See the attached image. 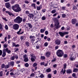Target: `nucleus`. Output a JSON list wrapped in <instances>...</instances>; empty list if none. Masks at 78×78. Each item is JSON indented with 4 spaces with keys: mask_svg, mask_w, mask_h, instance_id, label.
Returning a JSON list of instances; mask_svg holds the SVG:
<instances>
[{
    "mask_svg": "<svg viewBox=\"0 0 78 78\" xmlns=\"http://www.w3.org/2000/svg\"><path fill=\"white\" fill-rule=\"evenodd\" d=\"M53 21L55 23V28L56 29H58L59 27V23L58 19L57 18H54L53 19Z\"/></svg>",
    "mask_w": 78,
    "mask_h": 78,
    "instance_id": "f257e3e1",
    "label": "nucleus"
},
{
    "mask_svg": "<svg viewBox=\"0 0 78 78\" xmlns=\"http://www.w3.org/2000/svg\"><path fill=\"white\" fill-rule=\"evenodd\" d=\"M22 20L23 19L22 18L18 16L17 17L16 19L14 20V22H16V23H17L19 24H20L22 22Z\"/></svg>",
    "mask_w": 78,
    "mask_h": 78,
    "instance_id": "f03ea898",
    "label": "nucleus"
},
{
    "mask_svg": "<svg viewBox=\"0 0 78 78\" xmlns=\"http://www.w3.org/2000/svg\"><path fill=\"white\" fill-rule=\"evenodd\" d=\"M57 55L58 57H62L64 55V52L61 50H58L57 51Z\"/></svg>",
    "mask_w": 78,
    "mask_h": 78,
    "instance_id": "7ed1b4c3",
    "label": "nucleus"
},
{
    "mask_svg": "<svg viewBox=\"0 0 78 78\" xmlns=\"http://www.w3.org/2000/svg\"><path fill=\"white\" fill-rule=\"evenodd\" d=\"M12 28L15 30H19V25L17 24H15L13 25Z\"/></svg>",
    "mask_w": 78,
    "mask_h": 78,
    "instance_id": "20e7f679",
    "label": "nucleus"
},
{
    "mask_svg": "<svg viewBox=\"0 0 78 78\" xmlns=\"http://www.w3.org/2000/svg\"><path fill=\"white\" fill-rule=\"evenodd\" d=\"M30 39H31L30 41L32 43H33L34 41L36 40V37L34 36H32L31 35L30 37Z\"/></svg>",
    "mask_w": 78,
    "mask_h": 78,
    "instance_id": "39448f33",
    "label": "nucleus"
},
{
    "mask_svg": "<svg viewBox=\"0 0 78 78\" xmlns=\"http://www.w3.org/2000/svg\"><path fill=\"white\" fill-rule=\"evenodd\" d=\"M55 43L56 45H60V44H61V40L59 39L56 40L55 41Z\"/></svg>",
    "mask_w": 78,
    "mask_h": 78,
    "instance_id": "423d86ee",
    "label": "nucleus"
},
{
    "mask_svg": "<svg viewBox=\"0 0 78 78\" xmlns=\"http://www.w3.org/2000/svg\"><path fill=\"white\" fill-rule=\"evenodd\" d=\"M5 51V52H7L8 54H10L11 53V50H9L8 48H6L5 49H3Z\"/></svg>",
    "mask_w": 78,
    "mask_h": 78,
    "instance_id": "0eeeda50",
    "label": "nucleus"
},
{
    "mask_svg": "<svg viewBox=\"0 0 78 78\" xmlns=\"http://www.w3.org/2000/svg\"><path fill=\"white\" fill-rule=\"evenodd\" d=\"M19 5L16 4L15 5L12 6V9L13 10V11H15V10L17 8V7H18L19 6Z\"/></svg>",
    "mask_w": 78,
    "mask_h": 78,
    "instance_id": "6e6552de",
    "label": "nucleus"
},
{
    "mask_svg": "<svg viewBox=\"0 0 78 78\" xmlns=\"http://www.w3.org/2000/svg\"><path fill=\"white\" fill-rule=\"evenodd\" d=\"M21 11V9H20V7H19V5H18V6L16 9L14 11L15 12H19Z\"/></svg>",
    "mask_w": 78,
    "mask_h": 78,
    "instance_id": "1a4fd4ad",
    "label": "nucleus"
},
{
    "mask_svg": "<svg viewBox=\"0 0 78 78\" xmlns=\"http://www.w3.org/2000/svg\"><path fill=\"white\" fill-rule=\"evenodd\" d=\"M5 7L9 9L10 8V3L9 2H7L5 4Z\"/></svg>",
    "mask_w": 78,
    "mask_h": 78,
    "instance_id": "9d476101",
    "label": "nucleus"
},
{
    "mask_svg": "<svg viewBox=\"0 0 78 78\" xmlns=\"http://www.w3.org/2000/svg\"><path fill=\"white\" fill-rule=\"evenodd\" d=\"M77 20L76 19H73L71 20V22L73 24H75L76 23Z\"/></svg>",
    "mask_w": 78,
    "mask_h": 78,
    "instance_id": "9b49d317",
    "label": "nucleus"
},
{
    "mask_svg": "<svg viewBox=\"0 0 78 78\" xmlns=\"http://www.w3.org/2000/svg\"><path fill=\"white\" fill-rule=\"evenodd\" d=\"M8 65L9 66H12V67H13L14 65V62H10L8 63Z\"/></svg>",
    "mask_w": 78,
    "mask_h": 78,
    "instance_id": "f8f14e48",
    "label": "nucleus"
},
{
    "mask_svg": "<svg viewBox=\"0 0 78 78\" xmlns=\"http://www.w3.org/2000/svg\"><path fill=\"white\" fill-rule=\"evenodd\" d=\"M65 73H66V69H64H64H62L60 72L61 74H62L63 75H64Z\"/></svg>",
    "mask_w": 78,
    "mask_h": 78,
    "instance_id": "ddd939ff",
    "label": "nucleus"
},
{
    "mask_svg": "<svg viewBox=\"0 0 78 78\" xmlns=\"http://www.w3.org/2000/svg\"><path fill=\"white\" fill-rule=\"evenodd\" d=\"M50 55H51V53H50V52H47L46 53L45 56H46L47 57H49Z\"/></svg>",
    "mask_w": 78,
    "mask_h": 78,
    "instance_id": "4468645a",
    "label": "nucleus"
},
{
    "mask_svg": "<svg viewBox=\"0 0 78 78\" xmlns=\"http://www.w3.org/2000/svg\"><path fill=\"white\" fill-rule=\"evenodd\" d=\"M21 31H22V30L21 29H20L19 31L17 32V34H23V31L22 32H21Z\"/></svg>",
    "mask_w": 78,
    "mask_h": 78,
    "instance_id": "2eb2a0df",
    "label": "nucleus"
},
{
    "mask_svg": "<svg viewBox=\"0 0 78 78\" xmlns=\"http://www.w3.org/2000/svg\"><path fill=\"white\" fill-rule=\"evenodd\" d=\"M27 25L28 26V27H29V28H33V26H32V25L31 24V23H27Z\"/></svg>",
    "mask_w": 78,
    "mask_h": 78,
    "instance_id": "dca6fc26",
    "label": "nucleus"
},
{
    "mask_svg": "<svg viewBox=\"0 0 78 78\" xmlns=\"http://www.w3.org/2000/svg\"><path fill=\"white\" fill-rule=\"evenodd\" d=\"M6 52L5 51L3 50V54L2 55V57H5V56H6Z\"/></svg>",
    "mask_w": 78,
    "mask_h": 78,
    "instance_id": "f3484780",
    "label": "nucleus"
},
{
    "mask_svg": "<svg viewBox=\"0 0 78 78\" xmlns=\"http://www.w3.org/2000/svg\"><path fill=\"white\" fill-rule=\"evenodd\" d=\"M66 72L67 73H69L70 74V73H72V70L71 69H68L66 70Z\"/></svg>",
    "mask_w": 78,
    "mask_h": 78,
    "instance_id": "a211bd4d",
    "label": "nucleus"
},
{
    "mask_svg": "<svg viewBox=\"0 0 78 78\" xmlns=\"http://www.w3.org/2000/svg\"><path fill=\"white\" fill-rule=\"evenodd\" d=\"M28 17H30V18H32V19H33V18L34 17V15H33V14H29L28 15Z\"/></svg>",
    "mask_w": 78,
    "mask_h": 78,
    "instance_id": "6ab92c4d",
    "label": "nucleus"
},
{
    "mask_svg": "<svg viewBox=\"0 0 78 78\" xmlns=\"http://www.w3.org/2000/svg\"><path fill=\"white\" fill-rule=\"evenodd\" d=\"M69 59L70 61H73V60H75V58L74 57H72V56H71Z\"/></svg>",
    "mask_w": 78,
    "mask_h": 78,
    "instance_id": "aec40b11",
    "label": "nucleus"
},
{
    "mask_svg": "<svg viewBox=\"0 0 78 78\" xmlns=\"http://www.w3.org/2000/svg\"><path fill=\"white\" fill-rule=\"evenodd\" d=\"M42 8V5H40L39 6H37V9L38 11H39V10H40V9H41Z\"/></svg>",
    "mask_w": 78,
    "mask_h": 78,
    "instance_id": "412c9836",
    "label": "nucleus"
},
{
    "mask_svg": "<svg viewBox=\"0 0 78 78\" xmlns=\"http://www.w3.org/2000/svg\"><path fill=\"white\" fill-rule=\"evenodd\" d=\"M58 33L62 37H63L64 36V33H63L62 32H59Z\"/></svg>",
    "mask_w": 78,
    "mask_h": 78,
    "instance_id": "4be33fe9",
    "label": "nucleus"
},
{
    "mask_svg": "<svg viewBox=\"0 0 78 78\" xmlns=\"http://www.w3.org/2000/svg\"><path fill=\"white\" fill-rule=\"evenodd\" d=\"M25 44L26 46L27 47H29L30 46V43L28 41H26L25 42Z\"/></svg>",
    "mask_w": 78,
    "mask_h": 78,
    "instance_id": "5701e85b",
    "label": "nucleus"
},
{
    "mask_svg": "<svg viewBox=\"0 0 78 78\" xmlns=\"http://www.w3.org/2000/svg\"><path fill=\"white\" fill-rule=\"evenodd\" d=\"M45 31V29H41L40 30V32L41 33H43Z\"/></svg>",
    "mask_w": 78,
    "mask_h": 78,
    "instance_id": "b1692460",
    "label": "nucleus"
},
{
    "mask_svg": "<svg viewBox=\"0 0 78 78\" xmlns=\"http://www.w3.org/2000/svg\"><path fill=\"white\" fill-rule=\"evenodd\" d=\"M78 69L77 68H74L73 70V72H78Z\"/></svg>",
    "mask_w": 78,
    "mask_h": 78,
    "instance_id": "393cba45",
    "label": "nucleus"
},
{
    "mask_svg": "<svg viewBox=\"0 0 78 78\" xmlns=\"http://www.w3.org/2000/svg\"><path fill=\"white\" fill-rule=\"evenodd\" d=\"M24 61L25 62H28V61H29V60L28 59V57H27V58H24Z\"/></svg>",
    "mask_w": 78,
    "mask_h": 78,
    "instance_id": "a878e982",
    "label": "nucleus"
},
{
    "mask_svg": "<svg viewBox=\"0 0 78 78\" xmlns=\"http://www.w3.org/2000/svg\"><path fill=\"white\" fill-rule=\"evenodd\" d=\"M3 27V26H2V24L1 23H0V30H1V31H2L3 30V28L2 27Z\"/></svg>",
    "mask_w": 78,
    "mask_h": 78,
    "instance_id": "bb28decb",
    "label": "nucleus"
},
{
    "mask_svg": "<svg viewBox=\"0 0 78 78\" xmlns=\"http://www.w3.org/2000/svg\"><path fill=\"white\" fill-rule=\"evenodd\" d=\"M46 72H51V69L50 68H48L46 69Z\"/></svg>",
    "mask_w": 78,
    "mask_h": 78,
    "instance_id": "cd10ccee",
    "label": "nucleus"
},
{
    "mask_svg": "<svg viewBox=\"0 0 78 78\" xmlns=\"http://www.w3.org/2000/svg\"><path fill=\"white\" fill-rule=\"evenodd\" d=\"M48 45V44L47 42H46L44 44V47H47Z\"/></svg>",
    "mask_w": 78,
    "mask_h": 78,
    "instance_id": "c85d7f7f",
    "label": "nucleus"
},
{
    "mask_svg": "<svg viewBox=\"0 0 78 78\" xmlns=\"http://www.w3.org/2000/svg\"><path fill=\"white\" fill-rule=\"evenodd\" d=\"M39 78H43L44 77V75L43 74H41L40 76H39Z\"/></svg>",
    "mask_w": 78,
    "mask_h": 78,
    "instance_id": "c756f323",
    "label": "nucleus"
},
{
    "mask_svg": "<svg viewBox=\"0 0 78 78\" xmlns=\"http://www.w3.org/2000/svg\"><path fill=\"white\" fill-rule=\"evenodd\" d=\"M15 59V57H14V56H12L11 58H10V59H11V60H14V59Z\"/></svg>",
    "mask_w": 78,
    "mask_h": 78,
    "instance_id": "7c9ffc66",
    "label": "nucleus"
},
{
    "mask_svg": "<svg viewBox=\"0 0 78 78\" xmlns=\"http://www.w3.org/2000/svg\"><path fill=\"white\" fill-rule=\"evenodd\" d=\"M26 28L27 29V31H30V30L32 28H30V27H26Z\"/></svg>",
    "mask_w": 78,
    "mask_h": 78,
    "instance_id": "2f4dec72",
    "label": "nucleus"
},
{
    "mask_svg": "<svg viewBox=\"0 0 78 78\" xmlns=\"http://www.w3.org/2000/svg\"><path fill=\"white\" fill-rule=\"evenodd\" d=\"M27 58H28V55L27 54H25L23 55V58L24 59Z\"/></svg>",
    "mask_w": 78,
    "mask_h": 78,
    "instance_id": "473e14b6",
    "label": "nucleus"
},
{
    "mask_svg": "<svg viewBox=\"0 0 78 78\" xmlns=\"http://www.w3.org/2000/svg\"><path fill=\"white\" fill-rule=\"evenodd\" d=\"M41 59H42V60H44L45 58V56H41Z\"/></svg>",
    "mask_w": 78,
    "mask_h": 78,
    "instance_id": "72a5a7b5",
    "label": "nucleus"
},
{
    "mask_svg": "<svg viewBox=\"0 0 78 78\" xmlns=\"http://www.w3.org/2000/svg\"><path fill=\"white\" fill-rule=\"evenodd\" d=\"M56 12V11L55 10V9L54 10H53L51 11V13H52V14H54V13H55Z\"/></svg>",
    "mask_w": 78,
    "mask_h": 78,
    "instance_id": "f704fd0d",
    "label": "nucleus"
},
{
    "mask_svg": "<svg viewBox=\"0 0 78 78\" xmlns=\"http://www.w3.org/2000/svg\"><path fill=\"white\" fill-rule=\"evenodd\" d=\"M41 19L42 20H44L46 19V18L45 17V16H44L42 17Z\"/></svg>",
    "mask_w": 78,
    "mask_h": 78,
    "instance_id": "c9c22d12",
    "label": "nucleus"
},
{
    "mask_svg": "<svg viewBox=\"0 0 78 78\" xmlns=\"http://www.w3.org/2000/svg\"><path fill=\"white\" fill-rule=\"evenodd\" d=\"M24 65L26 67H28L29 66V64L27 63H26Z\"/></svg>",
    "mask_w": 78,
    "mask_h": 78,
    "instance_id": "e433bc0d",
    "label": "nucleus"
},
{
    "mask_svg": "<svg viewBox=\"0 0 78 78\" xmlns=\"http://www.w3.org/2000/svg\"><path fill=\"white\" fill-rule=\"evenodd\" d=\"M3 46L5 48H7V47H8V44H3Z\"/></svg>",
    "mask_w": 78,
    "mask_h": 78,
    "instance_id": "4c0bfd02",
    "label": "nucleus"
},
{
    "mask_svg": "<svg viewBox=\"0 0 78 78\" xmlns=\"http://www.w3.org/2000/svg\"><path fill=\"white\" fill-rule=\"evenodd\" d=\"M31 61L32 62H34V61H35V59L34 58H33V57H31L30 59Z\"/></svg>",
    "mask_w": 78,
    "mask_h": 78,
    "instance_id": "58836bf2",
    "label": "nucleus"
},
{
    "mask_svg": "<svg viewBox=\"0 0 78 78\" xmlns=\"http://www.w3.org/2000/svg\"><path fill=\"white\" fill-rule=\"evenodd\" d=\"M30 76L31 77H34V73H32Z\"/></svg>",
    "mask_w": 78,
    "mask_h": 78,
    "instance_id": "ea45409f",
    "label": "nucleus"
},
{
    "mask_svg": "<svg viewBox=\"0 0 78 78\" xmlns=\"http://www.w3.org/2000/svg\"><path fill=\"white\" fill-rule=\"evenodd\" d=\"M37 63H34V64L33 65V67H36V66H37Z\"/></svg>",
    "mask_w": 78,
    "mask_h": 78,
    "instance_id": "a19ab883",
    "label": "nucleus"
},
{
    "mask_svg": "<svg viewBox=\"0 0 78 78\" xmlns=\"http://www.w3.org/2000/svg\"><path fill=\"white\" fill-rule=\"evenodd\" d=\"M31 6H32L33 7H34V8H36V5L35 4L33 3L31 5Z\"/></svg>",
    "mask_w": 78,
    "mask_h": 78,
    "instance_id": "79ce46f5",
    "label": "nucleus"
},
{
    "mask_svg": "<svg viewBox=\"0 0 78 78\" xmlns=\"http://www.w3.org/2000/svg\"><path fill=\"white\" fill-rule=\"evenodd\" d=\"M45 64V62H41L40 63V65L41 66H44Z\"/></svg>",
    "mask_w": 78,
    "mask_h": 78,
    "instance_id": "37998d69",
    "label": "nucleus"
},
{
    "mask_svg": "<svg viewBox=\"0 0 78 78\" xmlns=\"http://www.w3.org/2000/svg\"><path fill=\"white\" fill-rule=\"evenodd\" d=\"M23 23H25V22H26V19L25 18H24L23 19Z\"/></svg>",
    "mask_w": 78,
    "mask_h": 78,
    "instance_id": "c03bdc74",
    "label": "nucleus"
},
{
    "mask_svg": "<svg viewBox=\"0 0 78 78\" xmlns=\"http://www.w3.org/2000/svg\"><path fill=\"white\" fill-rule=\"evenodd\" d=\"M5 65L3 64H2V66H1V68H2V69H3L4 67H5Z\"/></svg>",
    "mask_w": 78,
    "mask_h": 78,
    "instance_id": "a18cd8bd",
    "label": "nucleus"
},
{
    "mask_svg": "<svg viewBox=\"0 0 78 78\" xmlns=\"http://www.w3.org/2000/svg\"><path fill=\"white\" fill-rule=\"evenodd\" d=\"M72 76L73 77H75L76 76V74H75V73H73L72 74Z\"/></svg>",
    "mask_w": 78,
    "mask_h": 78,
    "instance_id": "49530a36",
    "label": "nucleus"
},
{
    "mask_svg": "<svg viewBox=\"0 0 78 78\" xmlns=\"http://www.w3.org/2000/svg\"><path fill=\"white\" fill-rule=\"evenodd\" d=\"M30 57H32V58H34V54H31Z\"/></svg>",
    "mask_w": 78,
    "mask_h": 78,
    "instance_id": "de8ad7c7",
    "label": "nucleus"
},
{
    "mask_svg": "<svg viewBox=\"0 0 78 78\" xmlns=\"http://www.w3.org/2000/svg\"><path fill=\"white\" fill-rule=\"evenodd\" d=\"M10 38H11V35L9 34L8 35L7 39H9Z\"/></svg>",
    "mask_w": 78,
    "mask_h": 78,
    "instance_id": "09e8293b",
    "label": "nucleus"
},
{
    "mask_svg": "<svg viewBox=\"0 0 78 78\" xmlns=\"http://www.w3.org/2000/svg\"><path fill=\"white\" fill-rule=\"evenodd\" d=\"M3 76V72L2 71L0 72V76Z\"/></svg>",
    "mask_w": 78,
    "mask_h": 78,
    "instance_id": "8fccbe9b",
    "label": "nucleus"
},
{
    "mask_svg": "<svg viewBox=\"0 0 78 78\" xmlns=\"http://www.w3.org/2000/svg\"><path fill=\"white\" fill-rule=\"evenodd\" d=\"M45 34L46 35H48V31H46L45 32Z\"/></svg>",
    "mask_w": 78,
    "mask_h": 78,
    "instance_id": "3c124183",
    "label": "nucleus"
},
{
    "mask_svg": "<svg viewBox=\"0 0 78 78\" xmlns=\"http://www.w3.org/2000/svg\"><path fill=\"white\" fill-rule=\"evenodd\" d=\"M62 10H66V7L63 6L62 8Z\"/></svg>",
    "mask_w": 78,
    "mask_h": 78,
    "instance_id": "603ef678",
    "label": "nucleus"
},
{
    "mask_svg": "<svg viewBox=\"0 0 78 78\" xmlns=\"http://www.w3.org/2000/svg\"><path fill=\"white\" fill-rule=\"evenodd\" d=\"M62 17L64 18V17H65L66 16V14H62Z\"/></svg>",
    "mask_w": 78,
    "mask_h": 78,
    "instance_id": "864d4df0",
    "label": "nucleus"
},
{
    "mask_svg": "<svg viewBox=\"0 0 78 78\" xmlns=\"http://www.w3.org/2000/svg\"><path fill=\"white\" fill-rule=\"evenodd\" d=\"M58 48H59V46L58 45H57L55 47V49L57 50V49H58Z\"/></svg>",
    "mask_w": 78,
    "mask_h": 78,
    "instance_id": "5fc2aeb1",
    "label": "nucleus"
},
{
    "mask_svg": "<svg viewBox=\"0 0 78 78\" xmlns=\"http://www.w3.org/2000/svg\"><path fill=\"white\" fill-rule=\"evenodd\" d=\"M26 14H30V13L28 11H26Z\"/></svg>",
    "mask_w": 78,
    "mask_h": 78,
    "instance_id": "6e6d98bb",
    "label": "nucleus"
},
{
    "mask_svg": "<svg viewBox=\"0 0 78 78\" xmlns=\"http://www.w3.org/2000/svg\"><path fill=\"white\" fill-rule=\"evenodd\" d=\"M25 3L27 4H28L29 3V2L27 0L25 1Z\"/></svg>",
    "mask_w": 78,
    "mask_h": 78,
    "instance_id": "4d7b16f0",
    "label": "nucleus"
},
{
    "mask_svg": "<svg viewBox=\"0 0 78 78\" xmlns=\"http://www.w3.org/2000/svg\"><path fill=\"white\" fill-rule=\"evenodd\" d=\"M48 78H51V74H49L48 75Z\"/></svg>",
    "mask_w": 78,
    "mask_h": 78,
    "instance_id": "13d9d810",
    "label": "nucleus"
},
{
    "mask_svg": "<svg viewBox=\"0 0 78 78\" xmlns=\"http://www.w3.org/2000/svg\"><path fill=\"white\" fill-rule=\"evenodd\" d=\"M5 28L6 30H8V25H6L5 26Z\"/></svg>",
    "mask_w": 78,
    "mask_h": 78,
    "instance_id": "bf43d9fd",
    "label": "nucleus"
},
{
    "mask_svg": "<svg viewBox=\"0 0 78 78\" xmlns=\"http://www.w3.org/2000/svg\"><path fill=\"white\" fill-rule=\"evenodd\" d=\"M15 58V59H18L19 58V57H18V56L15 55L14 56Z\"/></svg>",
    "mask_w": 78,
    "mask_h": 78,
    "instance_id": "052dcab7",
    "label": "nucleus"
},
{
    "mask_svg": "<svg viewBox=\"0 0 78 78\" xmlns=\"http://www.w3.org/2000/svg\"><path fill=\"white\" fill-rule=\"evenodd\" d=\"M46 11V9H43L42 10V11L43 12H45Z\"/></svg>",
    "mask_w": 78,
    "mask_h": 78,
    "instance_id": "680f3d73",
    "label": "nucleus"
},
{
    "mask_svg": "<svg viewBox=\"0 0 78 78\" xmlns=\"http://www.w3.org/2000/svg\"><path fill=\"white\" fill-rule=\"evenodd\" d=\"M73 9H76V7L75 5H73Z\"/></svg>",
    "mask_w": 78,
    "mask_h": 78,
    "instance_id": "e2e57ef3",
    "label": "nucleus"
},
{
    "mask_svg": "<svg viewBox=\"0 0 78 78\" xmlns=\"http://www.w3.org/2000/svg\"><path fill=\"white\" fill-rule=\"evenodd\" d=\"M5 69H8V68H9V66H8V65H5Z\"/></svg>",
    "mask_w": 78,
    "mask_h": 78,
    "instance_id": "0e129e2a",
    "label": "nucleus"
},
{
    "mask_svg": "<svg viewBox=\"0 0 78 78\" xmlns=\"http://www.w3.org/2000/svg\"><path fill=\"white\" fill-rule=\"evenodd\" d=\"M24 37L23 36H21L20 37V39L21 40V41H22Z\"/></svg>",
    "mask_w": 78,
    "mask_h": 78,
    "instance_id": "69168bd1",
    "label": "nucleus"
},
{
    "mask_svg": "<svg viewBox=\"0 0 78 78\" xmlns=\"http://www.w3.org/2000/svg\"><path fill=\"white\" fill-rule=\"evenodd\" d=\"M63 56L64 58H67V54H65Z\"/></svg>",
    "mask_w": 78,
    "mask_h": 78,
    "instance_id": "338daca9",
    "label": "nucleus"
},
{
    "mask_svg": "<svg viewBox=\"0 0 78 78\" xmlns=\"http://www.w3.org/2000/svg\"><path fill=\"white\" fill-rule=\"evenodd\" d=\"M66 66H67V65H66V64H64V65L63 66H64V69H66Z\"/></svg>",
    "mask_w": 78,
    "mask_h": 78,
    "instance_id": "774afa93",
    "label": "nucleus"
}]
</instances>
